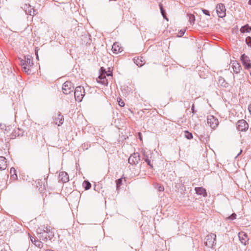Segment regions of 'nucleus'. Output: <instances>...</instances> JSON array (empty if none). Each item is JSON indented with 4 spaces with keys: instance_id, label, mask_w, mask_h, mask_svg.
I'll return each mask as SVG.
<instances>
[{
    "instance_id": "nucleus-1",
    "label": "nucleus",
    "mask_w": 251,
    "mask_h": 251,
    "mask_svg": "<svg viewBox=\"0 0 251 251\" xmlns=\"http://www.w3.org/2000/svg\"><path fill=\"white\" fill-rule=\"evenodd\" d=\"M84 95L85 90L83 86H79L75 88L74 95L76 100L81 101Z\"/></svg>"
},
{
    "instance_id": "nucleus-2",
    "label": "nucleus",
    "mask_w": 251,
    "mask_h": 251,
    "mask_svg": "<svg viewBox=\"0 0 251 251\" xmlns=\"http://www.w3.org/2000/svg\"><path fill=\"white\" fill-rule=\"evenodd\" d=\"M216 235L213 233L207 235L205 238V246L208 248H212L216 244Z\"/></svg>"
},
{
    "instance_id": "nucleus-3",
    "label": "nucleus",
    "mask_w": 251,
    "mask_h": 251,
    "mask_svg": "<svg viewBox=\"0 0 251 251\" xmlns=\"http://www.w3.org/2000/svg\"><path fill=\"white\" fill-rule=\"evenodd\" d=\"M207 124L211 128H215L218 125V120L212 115H209L207 117Z\"/></svg>"
},
{
    "instance_id": "nucleus-4",
    "label": "nucleus",
    "mask_w": 251,
    "mask_h": 251,
    "mask_svg": "<svg viewBox=\"0 0 251 251\" xmlns=\"http://www.w3.org/2000/svg\"><path fill=\"white\" fill-rule=\"evenodd\" d=\"M74 87L71 81H66L62 86V91L64 94L68 95L73 91Z\"/></svg>"
},
{
    "instance_id": "nucleus-5",
    "label": "nucleus",
    "mask_w": 251,
    "mask_h": 251,
    "mask_svg": "<svg viewBox=\"0 0 251 251\" xmlns=\"http://www.w3.org/2000/svg\"><path fill=\"white\" fill-rule=\"evenodd\" d=\"M140 160V156L138 152H134L128 158V163L131 165H136L138 163Z\"/></svg>"
},
{
    "instance_id": "nucleus-6",
    "label": "nucleus",
    "mask_w": 251,
    "mask_h": 251,
    "mask_svg": "<svg viewBox=\"0 0 251 251\" xmlns=\"http://www.w3.org/2000/svg\"><path fill=\"white\" fill-rule=\"evenodd\" d=\"M236 127L239 131H243L248 129L249 125L245 120H240L237 123Z\"/></svg>"
},
{
    "instance_id": "nucleus-7",
    "label": "nucleus",
    "mask_w": 251,
    "mask_h": 251,
    "mask_svg": "<svg viewBox=\"0 0 251 251\" xmlns=\"http://www.w3.org/2000/svg\"><path fill=\"white\" fill-rule=\"evenodd\" d=\"M216 11L218 16L220 18H223L226 16V8L225 5L222 3H219L217 5Z\"/></svg>"
},
{
    "instance_id": "nucleus-8",
    "label": "nucleus",
    "mask_w": 251,
    "mask_h": 251,
    "mask_svg": "<svg viewBox=\"0 0 251 251\" xmlns=\"http://www.w3.org/2000/svg\"><path fill=\"white\" fill-rule=\"evenodd\" d=\"M241 60L246 69H249L251 68V60L248 56L245 54H242L241 56Z\"/></svg>"
},
{
    "instance_id": "nucleus-9",
    "label": "nucleus",
    "mask_w": 251,
    "mask_h": 251,
    "mask_svg": "<svg viewBox=\"0 0 251 251\" xmlns=\"http://www.w3.org/2000/svg\"><path fill=\"white\" fill-rule=\"evenodd\" d=\"M40 231H37V235L40 239H41L44 241H47L48 238L51 239L53 236L52 234H49L47 232H44L41 229H39Z\"/></svg>"
},
{
    "instance_id": "nucleus-10",
    "label": "nucleus",
    "mask_w": 251,
    "mask_h": 251,
    "mask_svg": "<svg viewBox=\"0 0 251 251\" xmlns=\"http://www.w3.org/2000/svg\"><path fill=\"white\" fill-rule=\"evenodd\" d=\"M57 117H54L53 119V122L55 125L58 126L62 125L64 121L63 116L61 115L60 113L57 114Z\"/></svg>"
},
{
    "instance_id": "nucleus-11",
    "label": "nucleus",
    "mask_w": 251,
    "mask_h": 251,
    "mask_svg": "<svg viewBox=\"0 0 251 251\" xmlns=\"http://www.w3.org/2000/svg\"><path fill=\"white\" fill-rule=\"evenodd\" d=\"M238 237L242 244L246 245L248 240L247 235L243 232H240L238 234Z\"/></svg>"
},
{
    "instance_id": "nucleus-12",
    "label": "nucleus",
    "mask_w": 251,
    "mask_h": 251,
    "mask_svg": "<svg viewBox=\"0 0 251 251\" xmlns=\"http://www.w3.org/2000/svg\"><path fill=\"white\" fill-rule=\"evenodd\" d=\"M97 81L99 83H100L105 86H107L108 83V80L106 78V76L103 75L102 74H100L98 78L97 79Z\"/></svg>"
},
{
    "instance_id": "nucleus-13",
    "label": "nucleus",
    "mask_w": 251,
    "mask_h": 251,
    "mask_svg": "<svg viewBox=\"0 0 251 251\" xmlns=\"http://www.w3.org/2000/svg\"><path fill=\"white\" fill-rule=\"evenodd\" d=\"M59 177L60 179L63 182H66L69 181V176L65 172H62L59 174Z\"/></svg>"
},
{
    "instance_id": "nucleus-14",
    "label": "nucleus",
    "mask_w": 251,
    "mask_h": 251,
    "mask_svg": "<svg viewBox=\"0 0 251 251\" xmlns=\"http://www.w3.org/2000/svg\"><path fill=\"white\" fill-rule=\"evenodd\" d=\"M144 59L143 57H135L133 59L134 63H135L138 66L141 67L143 65V64L145 63L144 62Z\"/></svg>"
},
{
    "instance_id": "nucleus-15",
    "label": "nucleus",
    "mask_w": 251,
    "mask_h": 251,
    "mask_svg": "<svg viewBox=\"0 0 251 251\" xmlns=\"http://www.w3.org/2000/svg\"><path fill=\"white\" fill-rule=\"evenodd\" d=\"M195 191L198 195H202L203 197L207 196V193L206 190L202 187H196Z\"/></svg>"
},
{
    "instance_id": "nucleus-16",
    "label": "nucleus",
    "mask_w": 251,
    "mask_h": 251,
    "mask_svg": "<svg viewBox=\"0 0 251 251\" xmlns=\"http://www.w3.org/2000/svg\"><path fill=\"white\" fill-rule=\"evenodd\" d=\"M6 158L3 156H0V170H4L7 167Z\"/></svg>"
},
{
    "instance_id": "nucleus-17",
    "label": "nucleus",
    "mask_w": 251,
    "mask_h": 251,
    "mask_svg": "<svg viewBox=\"0 0 251 251\" xmlns=\"http://www.w3.org/2000/svg\"><path fill=\"white\" fill-rule=\"evenodd\" d=\"M112 50L114 53L116 54L119 52H121L122 51L121 48L119 47V44L117 43H115L113 45Z\"/></svg>"
},
{
    "instance_id": "nucleus-18",
    "label": "nucleus",
    "mask_w": 251,
    "mask_h": 251,
    "mask_svg": "<svg viewBox=\"0 0 251 251\" xmlns=\"http://www.w3.org/2000/svg\"><path fill=\"white\" fill-rule=\"evenodd\" d=\"M240 31L242 33L249 32L251 31V27L249 26L248 25H246L241 28Z\"/></svg>"
},
{
    "instance_id": "nucleus-19",
    "label": "nucleus",
    "mask_w": 251,
    "mask_h": 251,
    "mask_svg": "<svg viewBox=\"0 0 251 251\" xmlns=\"http://www.w3.org/2000/svg\"><path fill=\"white\" fill-rule=\"evenodd\" d=\"M218 83L222 86L224 87H227V83H226L225 79L222 77H220L218 80Z\"/></svg>"
},
{
    "instance_id": "nucleus-20",
    "label": "nucleus",
    "mask_w": 251,
    "mask_h": 251,
    "mask_svg": "<svg viewBox=\"0 0 251 251\" xmlns=\"http://www.w3.org/2000/svg\"><path fill=\"white\" fill-rule=\"evenodd\" d=\"M25 62L26 66L28 65L30 66H32L33 65L32 58L30 56H27L25 57Z\"/></svg>"
},
{
    "instance_id": "nucleus-21",
    "label": "nucleus",
    "mask_w": 251,
    "mask_h": 251,
    "mask_svg": "<svg viewBox=\"0 0 251 251\" xmlns=\"http://www.w3.org/2000/svg\"><path fill=\"white\" fill-rule=\"evenodd\" d=\"M233 69L234 73L236 74H238L239 73L240 70V67L241 66L239 65V64L237 63H233Z\"/></svg>"
},
{
    "instance_id": "nucleus-22",
    "label": "nucleus",
    "mask_w": 251,
    "mask_h": 251,
    "mask_svg": "<svg viewBox=\"0 0 251 251\" xmlns=\"http://www.w3.org/2000/svg\"><path fill=\"white\" fill-rule=\"evenodd\" d=\"M83 185L86 190H89L91 187V183L87 180H85L83 182Z\"/></svg>"
},
{
    "instance_id": "nucleus-23",
    "label": "nucleus",
    "mask_w": 251,
    "mask_h": 251,
    "mask_svg": "<svg viewBox=\"0 0 251 251\" xmlns=\"http://www.w3.org/2000/svg\"><path fill=\"white\" fill-rule=\"evenodd\" d=\"M28 11L27 10H25V12L26 13H28L30 15H34L36 14L35 13V10L32 8H31V6L28 7Z\"/></svg>"
},
{
    "instance_id": "nucleus-24",
    "label": "nucleus",
    "mask_w": 251,
    "mask_h": 251,
    "mask_svg": "<svg viewBox=\"0 0 251 251\" xmlns=\"http://www.w3.org/2000/svg\"><path fill=\"white\" fill-rule=\"evenodd\" d=\"M100 74H102L103 75H106L108 76H112V72H109V73H107L106 72L105 70L103 67L100 68Z\"/></svg>"
},
{
    "instance_id": "nucleus-25",
    "label": "nucleus",
    "mask_w": 251,
    "mask_h": 251,
    "mask_svg": "<svg viewBox=\"0 0 251 251\" xmlns=\"http://www.w3.org/2000/svg\"><path fill=\"white\" fill-rule=\"evenodd\" d=\"M184 133H185L184 136L187 139H191L193 138V135H192V133L189 132L187 130L185 131Z\"/></svg>"
},
{
    "instance_id": "nucleus-26",
    "label": "nucleus",
    "mask_w": 251,
    "mask_h": 251,
    "mask_svg": "<svg viewBox=\"0 0 251 251\" xmlns=\"http://www.w3.org/2000/svg\"><path fill=\"white\" fill-rule=\"evenodd\" d=\"M22 69L23 71H24L27 75H29L31 73V70L29 68H27V66L26 65L22 67Z\"/></svg>"
},
{
    "instance_id": "nucleus-27",
    "label": "nucleus",
    "mask_w": 251,
    "mask_h": 251,
    "mask_svg": "<svg viewBox=\"0 0 251 251\" xmlns=\"http://www.w3.org/2000/svg\"><path fill=\"white\" fill-rule=\"evenodd\" d=\"M144 159L145 160V161L148 164V165H149L152 168L153 166L152 165H151V161L149 159V157L146 156L145 155V154L144 153Z\"/></svg>"
},
{
    "instance_id": "nucleus-28",
    "label": "nucleus",
    "mask_w": 251,
    "mask_h": 251,
    "mask_svg": "<svg viewBox=\"0 0 251 251\" xmlns=\"http://www.w3.org/2000/svg\"><path fill=\"white\" fill-rule=\"evenodd\" d=\"M122 181H123L122 178H119L117 180H116V182L117 190H118L119 189V187L122 184Z\"/></svg>"
},
{
    "instance_id": "nucleus-29",
    "label": "nucleus",
    "mask_w": 251,
    "mask_h": 251,
    "mask_svg": "<svg viewBox=\"0 0 251 251\" xmlns=\"http://www.w3.org/2000/svg\"><path fill=\"white\" fill-rule=\"evenodd\" d=\"M34 242H35L34 245L36 247H37L39 248H41L43 247V244L41 242L36 240L35 239H34Z\"/></svg>"
},
{
    "instance_id": "nucleus-30",
    "label": "nucleus",
    "mask_w": 251,
    "mask_h": 251,
    "mask_svg": "<svg viewBox=\"0 0 251 251\" xmlns=\"http://www.w3.org/2000/svg\"><path fill=\"white\" fill-rule=\"evenodd\" d=\"M160 11H161V13L162 14V16L163 17V18L165 19H166L167 20H168V19H167V17H166V16L165 15V11L163 9V8L162 7V5H160Z\"/></svg>"
},
{
    "instance_id": "nucleus-31",
    "label": "nucleus",
    "mask_w": 251,
    "mask_h": 251,
    "mask_svg": "<svg viewBox=\"0 0 251 251\" xmlns=\"http://www.w3.org/2000/svg\"><path fill=\"white\" fill-rule=\"evenodd\" d=\"M246 42L248 46L251 48V37L250 36H248L246 38Z\"/></svg>"
},
{
    "instance_id": "nucleus-32",
    "label": "nucleus",
    "mask_w": 251,
    "mask_h": 251,
    "mask_svg": "<svg viewBox=\"0 0 251 251\" xmlns=\"http://www.w3.org/2000/svg\"><path fill=\"white\" fill-rule=\"evenodd\" d=\"M195 21V16L192 14H190L189 15V21L191 24L194 23Z\"/></svg>"
},
{
    "instance_id": "nucleus-33",
    "label": "nucleus",
    "mask_w": 251,
    "mask_h": 251,
    "mask_svg": "<svg viewBox=\"0 0 251 251\" xmlns=\"http://www.w3.org/2000/svg\"><path fill=\"white\" fill-rule=\"evenodd\" d=\"M236 218V214L235 213H232L231 215L227 217V219L229 220H234Z\"/></svg>"
},
{
    "instance_id": "nucleus-34",
    "label": "nucleus",
    "mask_w": 251,
    "mask_h": 251,
    "mask_svg": "<svg viewBox=\"0 0 251 251\" xmlns=\"http://www.w3.org/2000/svg\"><path fill=\"white\" fill-rule=\"evenodd\" d=\"M42 231H43L44 232H47V233H48L49 234H50V227H48V226H46V227H45L44 228V229H43Z\"/></svg>"
},
{
    "instance_id": "nucleus-35",
    "label": "nucleus",
    "mask_w": 251,
    "mask_h": 251,
    "mask_svg": "<svg viewBox=\"0 0 251 251\" xmlns=\"http://www.w3.org/2000/svg\"><path fill=\"white\" fill-rule=\"evenodd\" d=\"M119 100L118 99L117 100H118L119 105L122 107L124 106V105H125L124 102L121 99L119 98Z\"/></svg>"
},
{
    "instance_id": "nucleus-36",
    "label": "nucleus",
    "mask_w": 251,
    "mask_h": 251,
    "mask_svg": "<svg viewBox=\"0 0 251 251\" xmlns=\"http://www.w3.org/2000/svg\"><path fill=\"white\" fill-rule=\"evenodd\" d=\"M202 11L203 13L205 15H207V16H210V13L208 10L204 9H202Z\"/></svg>"
},
{
    "instance_id": "nucleus-37",
    "label": "nucleus",
    "mask_w": 251,
    "mask_h": 251,
    "mask_svg": "<svg viewBox=\"0 0 251 251\" xmlns=\"http://www.w3.org/2000/svg\"><path fill=\"white\" fill-rule=\"evenodd\" d=\"M21 65L22 67L25 66V65L26 66L25 59V60L22 59L21 60Z\"/></svg>"
},
{
    "instance_id": "nucleus-38",
    "label": "nucleus",
    "mask_w": 251,
    "mask_h": 251,
    "mask_svg": "<svg viewBox=\"0 0 251 251\" xmlns=\"http://www.w3.org/2000/svg\"><path fill=\"white\" fill-rule=\"evenodd\" d=\"M185 30H180V31H179V34H180V37H181L184 34V33H185Z\"/></svg>"
},
{
    "instance_id": "nucleus-39",
    "label": "nucleus",
    "mask_w": 251,
    "mask_h": 251,
    "mask_svg": "<svg viewBox=\"0 0 251 251\" xmlns=\"http://www.w3.org/2000/svg\"><path fill=\"white\" fill-rule=\"evenodd\" d=\"M191 110H192V113L193 114L196 113V111L195 110V106H194V104L192 106Z\"/></svg>"
},
{
    "instance_id": "nucleus-40",
    "label": "nucleus",
    "mask_w": 251,
    "mask_h": 251,
    "mask_svg": "<svg viewBox=\"0 0 251 251\" xmlns=\"http://www.w3.org/2000/svg\"><path fill=\"white\" fill-rule=\"evenodd\" d=\"M16 170L14 168H11L10 170V173L11 174L13 173L14 175H16L15 174Z\"/></svg>"
},
{
    "instance_id": "nucleus-41",
    "label": "nucleus",
    "mask_w": 251,
    "mask_h": 251,
    "mask_svg": "<svg viewBox=\"0 0 251 251\" xmlns=\"http://www.w3.org/2000/svg\"><path fill=\"white\" fill-rule=\"evenodd\" d=\"M164 189V187L162 186H160L159 187H158V190L159 191H163Z\"/></svg>"
},
{
    "instance_id": "nucleus-42",
    "label": "nucleus",
    "mask_w": 251,
    "mask_h": 251,
    "mask_svg": "<svg viewBox=\"0 0 251 251\" xmlns=\"http://www.w3.org/2000/svg\"><path fill=\"white\" fill-rule=\"evenodd\" d=\"M0 251H7L5 249H4L1 245H0Z\"/></svg>"
},
{
    "instance_id": "nucleus-43",
    "label": "nucleus",
    "mask_w": 251,
    "mask_h": 251,
    "mask_svg": "<svg viewBox=\"0 0 251 251\" xmlns=\"http://www.w3.org/2000/svg\"><path fill=\"white\" fill-rule=\"evenodd\" d=\"M248 109H249V110L251 114V104L249 105Z\"/></svg>"
},
{
    "instance_id": "nucleus-44",
    "label": "nucleus",
    "mask_w": 251,
    "mask_h": 251,
    "mask_svg": "<svg viewBox=\"0 0 251 251\" xmlns=\"http://www.w3.org/2000/svg\"><path fill=\"white\" fill-rule=\"evenodd\" d=\"M34 239H35V238H31V242H32L34 244V243H35V242H34Z\"/></svg>"
},
{
    "instance_id": "nucleus-45",
    "label": "nucleus",
    "mask_w": 251,
    "mask_h": 251,
    "mask_svg": "<svg viewBox=\"0 0 251 251\" xmlns=\"http://www.w3.org/2000/svg\"><path fill=\"white\" fill-rule=\"evenodd\" d=\"M248 4L251 5V0H249L248 1Z\"/></svg>"
},
{
    "instance_id": "nucleus-46",
    "label": "nucleus",
    "mask_w": 251,
    "mask_h": 251,
    "mask_svg": "<svg viewBox=\"0 0 251 251\" xmlns=\"http://www.w3.org/2000/svg\"><path fill=\"white\" fill-rule=\"evenodd\" d=\"M139 136H140V140H142L141 137V133H139Z\"/></svg>"
},
{
    "instance_id": "nucleus-47",
    "label": "nucleus",
    "mask_w": 251,
    "mask_h": 251,
    "mask_svg": "<svg viewBox=\"0 0 251 251\" xmlns=\"http://www.w3.org/2000/svg\"><path fill=\"white\" fill-rule=\"evenodd\" d=\"M241 151H240V152L239 153H238L237 155H239V154L241 152Z\"/></svg>"
},
{
    "instance_id": "nucleus-48",
    "label": "nucleus",
    "mask_w": 251,
    "mask_h": 251,
    "mask_svg": "<svg viewBox=\"0 0 251 251\" xmlns=\"http://www.w3.org/2000/svg\"><path fill=\"white\" fill-rule=\"evenodd\" d=\"M36 55H37V58H38V55L37 53H36Z\"/></svg>"
}]
</instances>
